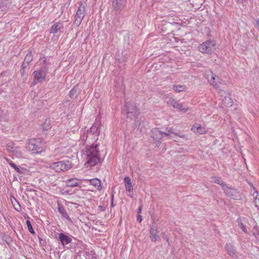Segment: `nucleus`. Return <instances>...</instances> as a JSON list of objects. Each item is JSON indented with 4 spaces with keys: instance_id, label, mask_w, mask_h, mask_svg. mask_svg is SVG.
<instances>
[{
    "instance_id": "obj_1",
    "label": "nucleus",
    "mask_w": 259,
    "mask_h": 259,
    "mask_svg": "<svg viewBox=\"0 0 259 259\" xmlns=\"http://www.w3.org/2000/svg\"><path fill=\"white\" fill-rule=\"evenodd\" d=\"M82 157L86 160L85 165L87 166H93L98 163L100 159L98 144L86 146L82 150Z\"/></svg>"
},
{
    "instance_id": "obj_2",
    "label": "nucleus",
    "mask_w": 259,
    "mask_h": 259,
    "mask_svg": "<svg viewBox=\"0 0 259 259\" xmlns=\"http://www.w3.org/2000/svg\"><path fill=\"white\" fill-rule=\"evenodd\" d=\"M27 144L26 148L32 153L38 154L44 151V147L39 139H30L27 142Z\"/></svg>"
},
{
    "instance_id": "obj_3",
    "label": "nucleus",
    "mask_w": 259,
    "mask_h": 259,
    "mask_svg": "<svg viewBox=\"0 0 259 259\" xmlns=\"http://www.w3.org/2000/svg\"><path fill=\"white\" fill-rule=\"evenodd\" d=\"M49 167L56 172L67 171L71 168L72 164L69 161H60L50 164Z\"/></svg>"
},
{
    "instance_id": "obj_4",
    "label": "nucleus",
    "mask_w": 259,
    "mask_h": 259,
    "mask_svg": "<svg viewBox=\"0 0 259 259\" xmlns=\"http://www.w3.org/2000/svg\"><path fill=\"white\" fill-rule=\"evenodd\" d=\"M124 108L128 118H134L135 120L138 119L139 109L134 103L126 102Z\"/></svg>"
},
{
    "instance_id": "obj_5",
    "label": "nucleus",
    "mask_w": 259,
    "mask_h": 259,
    "mask_svg": "<svg viewBox=\"0 0 259 259\" xmlns=\"http://www.w3.org/2000/svg\"><path fill=\"white\" fill-rule=\"evenodd\" d=\"M215 44L213 40H206L198 47L199 51L202 53L210 54L214 50Z\"/></svg>"
},
{
    "instance_id": "obj_6",
    "label": "nucleus",
    "mask_w": 259,
    "mask_h": 259,
    "mask_svg": "<svg viewBox=\"0 0 259 259\" xmlns=\"http://www.w3.org/2000/svg\"><path fill=\"white\" fill-rule=\"evenodd\" d=\"M205 75L208 82L216 88H218L219 84L222 83L220 78L214 74L211 71H206Z\"/></svg>"
},
{
    "instance_id": "obj_7",
    "label": "nucleus",
    "mask_w": 259,
    "mask_h": 259,
    "mask_svg": "<svg viewBox=\"0 0 259 259\" xmlns=\"http://www.w3.org/2000/svg\"><path fill=\"white\" fill-rule=\"evenodd\" d=\"M166 132H161L157 128H154L152 130L151 136L155 141H158L162 138L165 136H169L170 134H172V131L171 128L166 129Z\"/></svg>"
},
{
    "instance_id": "obj_8",
    "label": "nucleus",
    "mask_w": 259,
    "mask_h": 259,
    "mask_svg": "<svg viewBox=\"0 0 259 259\" xmlns=\"http://www.w3.org/2000/svg\"><path fill=\"white\" fill-rule=\"evenodd\" d=\"M47 74V71L45 70V69L34 71L32 75L34 77V82H35V83L36 82H41L44 81Z\"/></svg>"
},
{
    "instance_id": "obj_9",
    "label": "nucleus",
    "mask_w": 259,
    "mask_h": 259,
    "mask_svg": "<svg viewBox=\"0 0 259 259\" xmlns=\"http://www.w3.org/2000/svg\"><path fill=\"white\" fill-rule=\"evenodd\" d=\"M223 190L225 194L234 199H239L241 197L239 192L236 190L228 187L226 185L224 186Z\"/></svg>"
},
{
    "instance_id": "obj_10",
    "label": "nucleus",
    "mask_w": 259,
    "mask_h": 259,
    "mask_svg": "<svg viewBox=\"0 0 259 259\" xmlns=\"http://www.w3.org/2000/svg\"><path fill=\"white\" fill-rule=\"evenodd\" d=\"M85 9L84 6H80L75 16L74 23L79 26L85 15Z\"/></svg>"
},
{
    "instance_id": "obj_11",
    "label": "nucleus",
    "mask_w": 259,
    "mask_h": 259,
    "mask_svg": "<svg viewBox=\"0 0 259 259\" xmlns=\"http://www.w3.org/2000/svg\"><path fill=\"white\" fill-rule=\"evenodd\" d=\"M113 9L117 12L121 11L125 7L126 0H111Z\"/></svg>"
},
{
    "instance_id": "obj_12",
    "label": "nucleus",
    "mask_w": 259,
    "mask_h": 259,
    "mask_svg": "<svg viewBox=\"0 0 259 259\" xmlns=\"http://www.w3.org/2000/svg\"><path fill=\"white\" fill-rule=\"evenodd\" d=\"M124 186L126 190L128 192L127 195L131 197H133L132 192L133 187L130 177H125L124 179Z\"/></svg>"
},
{
    "instance_id": "obj_13",
    "label": "nucleus",
    "mask_w": 259,
    "mask_h": 259,
    "mask_svg": "<svg viewBox=\"0 0 259 259\" xmlns=\"http://www.w3.org/2000/svg\"><path fill=\"white\" fill-rule=\"evenodd\" d=\"M159 231L156 226L153 225L150 230V237L152 241L155 242L157 240Z\"/></svg>"
},
{
    "instance_id": "obj_14",
    "label": "nucleus",
    "mask_w": 259,
    "mask_h": 259,
    "mask_svg": "<svg viewBox=\"0 0 259 259\" xmlns=\"http://www.w3.org/2000/svg\"><path fill=\"white\" fill-rule=\"evenodd\" d=\"M58 238L63 246L70 243L72 241V239L69 236L66 235L63 233L59 234Z\"/></svg>"
},
{
    "instance_id": "obj_15",
    "label": "nucleus",
    "mask_w": 259,
    "mask_h": 259,
    "mask_svg": "<svg viewBox=\"0 0 259 259\" xmlns=\"http://www.w3.org/2000/svg\"><path fill=\"white\" fill-rule=\"evenodd\" d=\"M65 185L68 187H74L79 185L80 180L76 178H71L65 181Z\"/></svg>"
},
{
    "instance_id": "obj_16",
    "label": "nucleus",
    "mask_w": 259,
    "mask_h": 259,
    "mask_svg": "<svg viewBox=\"0 0 259 259\" xmlns=\"http://www.w3.org/2000/svg\"><path fill=\"white\" fill-rule=\"evenodd\" d=\"M191 130L194 132L199 134H203L206 132V130L199 124L196 123L191 128Z\"/></svg>"
},
{
    "instance_id": "obj_17",
    "label": "nucleus",
    "mask_w": 259,
    "mask_h": 259,
    "mask_svg": "<svg viewBox=\"0 0 259 259\" xmlns=\"http://www.w3.org/2000/svg\"><path fill=\"white\" fill-rule=\"evenodd\" d=\"M85 181L89 182L92 185L97 188L98 190H101L102 189L101 182L98 179L95 178L90 180H85Z\"/></svg>"
},
{
    "instance_id": "obj_18",
    "label": "nucleus",
    "mask_w": 259,
    "mask_h": 259,
    "mask_svg": "<svg viewBox=\"0 0 259 259\" xmlns=\"http://www.w3.org/2000/svg\"><path fill=\"white\" fill-rule=\"evenodd\" d=\"M58 210L63 218L66 219V220H67L69 221H71V219L68 215L65 209L62 205L58 204Z\"/></svg>"
},
{
    "instance_id": "obj_19",
    "label": "nucleus",
    "mask_w": 259,
    "mask_h": 259,
    "mask_svg": "<svg viewBox=\"0 0 259 259\" xmlns=\"http://www.w3.org/2000/svg\"><path fill=\"white\" fill-rule=\"evenodd\" d=\"M63 27V26L62 24L59 22H58L52 26L51 29V33H56L59 31H61Z\"/></svg>"
},
{
    "instance_id": "obj_20",
    "label": "nucleus",
    "mask_w": 259,
    "mask_h": 259,
    "mask_svg": "<svg viewBox=\"0 0 259 259\" xmlns=\"http://www.w3.org/2000/svg\"><path fill=\"white\" fill-rule=\"evenodd\" d=\"M225 248L231 256H234L236 255V251L231 243L226 244Z\"/></svg>"
},
{
    "instance_id": "obj_21",
    "label": "nucleus",
    "mask_w": 259,
    "mask_h": 259,
    "mask_svg": "<svg viewBox=\"0 0 259 259\" xmlns=\"http://www.w3.org/2000/svg\"><path fill=\"white\" fill-rule=\"evenodd\" d=\"M223 101L224 104L226 106L231 107L233 105V100L228 96L225 97L224 99H223Z\"/></svg>"
},
{
    "instance_id": "obj_22",
    "label": "nucleus",
    "mask_w": 259,
    "mask_h": 259,
    "mask_svg": "<svg viewBox=\"0 0 259 259\" xmlns=\"http://www.w3.org/2000/svg\"><path fill=\"white\" fill-rule=\"evenodd\" d=\"M211 179H212V182L221 185L222 187V189H223L224 186H226V184L224 183L220 178L212 177Z\"/></svg>"
},
{
    "instance_id": "obj_23",
    "label": "nucleus",
    "mask_w": 259,
    "mask_h": 259,
    "mask_svg": "<svg viewBox=\"0 0 259 259\" xmlns=\"http://www.w3.org/2000/svg\"><path fill=\"white\" fill-rule=\"evenodd\" d=\"M9 164L15 169V170L19 174L23 173L24 169L17 166L14 163L11 161L8 160Z\"/></svg>"
},
{
    "instance_id": "obj_24",
    "label": "nucleus",
    "mask_w": 259,
    "mask_h": 259,
    "mask_svg": "<svg viewBox=\"0 0 259 259\" xmlns=\"http://www.w3.org/2000/svg\"><path fill=\"white\" fill-rule=\"evenodd\" d=\"M252 196L254 198V204L255 207L259 208V195L258 192L255 190L252 194Z\"/></svg>"
},
{
    "instance_id": "obj_25",
    "label": "nucleus",
    "mask_w": 259,
    "mask_h": 259,
    "mask_svg": "<svg viewBox=\"0 0 259 259\" xmlns=\"http://www.w3.org/2000/svg\"><path fill=\"white\" fill-rule=\"evenodd\" d=\"M12 153L17 158L21 157L23 155L22 152L21 151L20 148L18 147L15 149Z\"/></svg>"
},
{
    "instance_id": "obj_26",
    "label": "nucleus",
    "mask_w": 259,
    "mask_h": 259,
    "mask_svg": "<svg viewBox=\"0 0 259 259\" xmlns=\"http://www.w3.org/2000/svg\"><path fill=\"white\" fill-rule=\"evenodd\" d=\"M16 147L13 142H9L7 145V149L11 153H12Z\"/></svg>"
},
{
    "instance_id": "obj_27",
    "label": "nucleus",
    "mask_w": 259,
    "mask_h": 259,
    "mask_svg": "<svg viewBox=\"0 0 259 259\" xmlns=\"http://www.w3.org/2000/svg\"><path fill=\"white\" fill-rule=\"evenodd\" d=\"M186 87L182 85H177L174 86V90L177 92H181L186 90Z\"/></svg>"
},
{
    "instance_id": "obj_28",
    "label": "nucleus",
    "mask_w": 259,
    "mask_h": 259,
    "mask_svg": "<svg viewBox=\"0 0 259 259\" xmlns=\"http://www.w3.org/2000/svg\"><path fill=\"white\" fill-rule=\"evenodd\" d=\"M175 108L178 109L179 110L184 112H186L188 110V108L187 107H183V105L178 102Z\"/></svg>"
},
{
    "instance_id": "obj_29",
    "label": "nucleus",
    "mask_w": 259,
    "mask_h": 259,
    "mask_svg": "<svg viewBox=\"0 0 259 259\" xmlns=\"http://www.w3.org/2000/svg\"><path fill=\"white\" fill-rule=\"evenodd\" d=\"M42 126L44 130H48L50 128V121L49 120H46Z\"/></svg>"
},
{
    "instance_id": "obj_30",
    "label": "nucleus",
    "mask_w": 259,
    "mask_h": 259,
    "mask_svg": "<svg viewBox=\"0 0 259 259\" xmlns=\"http://www.w3.org/2000/svg\"><path fill=\"white\" fill-rule=\"evenodd\" d=\"M26 225L27 226L29 231L32 234H35V232L33 229L32 226L29 220L26 221Z\"/></svg>"
},
{
    "instance_id": "obj_31",
    "label": "nucleus",
    "mask_w": 259,
    "mask_h": 259,
    "mask_svg": "<svg viewBox=\"0 0 259 259\" xmlns=\"http://www.w3.org/2000/svg\"><path fill=\"white\" fill-rule=\"evenodd\" d=\"M32 59L31 55L30 54H27L25 58L24 61V63H23V65H24L25 63L28 64L29 63V62L32 60Z\"/></svg>"
},
{
    "instance_id": "obj_32",
    "label": "nucleus",
    "mask_w": 259,
    "mask_h": 259,
    "mask_svg": "<svg viewBox=\"0 0 259 259\" xmlns=\"http://www.w3.org/2000/svg\"><path fill=\"white\" fill-rule=\"evenodd\" d=\"M168 104L170 106H171L174 108H175L177 104L178 103V102H177L176 100L172 99H170L169 100L168 102H167Z\"/></svg>"
},
{
    "instance_id": "obj_33",
    "label": "nucleus",
    "mask_w": 259,
    "mask_h": 259,
    "mask_svg": "<svg viewBox=\"0 0 259 259\" xmlns=\"http://www.w3.org/2000/svg\"><path fill=\"white\" fill-rule=\"evenodd\" d=\"M238 226L240 227L242 230L245 233H247L246 229L245 228V226L242 223L238 221Z\"/></svg>"
},
{
    "instance_id": "obj_34",
    "label": "nucleus",
    "mask_w": 259,
    "mask_h": 259,
    "mask_svg": "<svg viewBox=\"0 0 259 259\" xmlns=\"http://www.w3.org/2000/svg\"><path fill=\"white\" fill-rule=\"evenodd\" d=\"M76 90L74 88L72 89L70 92V96L72 98L76 93Z\"/></svg>"
},
{
    "instance_id": "obj_35",
    "label": "nucleus",
    "mask_w": 259,
    "mask_h": 259,
    "mask_svg": "<svg viewBox=\"0 0 259 259\" xmlns=\"http://www.w3.org/2000/svg\"><path fill=\"white\" fill-rule=\"evenodd\" d=\"M236 2L237 3L242 4L243 6H244L246 5L247 1L246 0H236Z\"/></svg>"
},
{
    "instance_id": "obj_36",
    "label": "nucleus",
    "mask_w": 259,
    "mask_h": 259,
    "mask_svg": "<svg viewBox=\"0 0 259 259\" xmlns=\"http://www.w3.org/2000/svg\"><path fill=\"white\" fill-rule=\"evenodd\" d=\"M253 235L255 236L256 240L259 242V230L257 231V232H254Z\"/></svg>"
},
{
    "instance_id": "obj_37",
    "label": "nucleus",
    "mask_w": 259,
    "mask_h": 259,
    "mask_svg": "<svg viewBox=\"0 0 259 259\" xmlns=\"http://www.w3.org/2000/svg\"><path fill=\"white\" fill-rule=\"evenodd\" d=\"M142 221V216L140 215H138L137 217V221L139 223H141Z\"/></svg>"
},
{
    "instance_id": "obj_38",
    "label": "nucleus",
    "mask_w": 259,
    "mask_h": 259,
    "mask_svg": "<svg viewBox=\"0 0 259 259\" xmlns=\"http://www.w3.org/2000/svg\"><path fill=\"white\" fill-rule=\"evenodd\" d=\"M140 124V122L138 120L135 121L136 126H139Z\"/></svg>"
},
{
    "instance_id": "obj_39",
    "label": "nucleus",
    "mask_w": 259,
    "mask_h": 259,
    "mask_svg": "<svg viewBox=\"0 0 259 259\" xmlns=\"http://www.w3.org/2000/svg\"><path fill=\"white\" fill-rule=\"evenodd\" d=\"M141 211H142V207H141V206H140V207H139V208H138V213H141Z\"/></svg>"
},
{
    "instance_id": "obj_40",
    "label": "nucleus",
    "mask_w": 259,
    "mask_h": 259,
    "mask_svg": "<svg viewBox=\"0 0 259 259\" xmlns=\"http://www.w3.org/2000/svg\"><path fill=\"white\" fill-rule=\"evenodd\" d=\"M181 138H185V135H180L179 136Z\"/></svg>"
},
{
    "instance_id": "obj_41",
    "label": "nucleus",
    "mask_w": 259,
    "mask_h": 259,
    "mask_svg": "<svg viewBox=\"0 0 259 259\" xmlns=\"http://www.w3.org/2000/svg\"><path fill=\"white\" fill-rule=\"evenodd\" d=\"M15 209L18 210L17 207H15Z\"/></svg>"
}]
</instances>
